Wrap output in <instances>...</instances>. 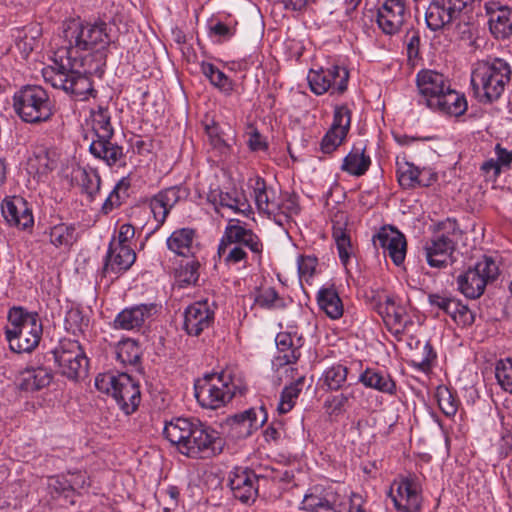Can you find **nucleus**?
Here are the masks:
<instances>
[{
	"instance_id": "17",
	"label": "nucleus",
	"mask_w": 512,
	"mask_h": 512,
	"mask_svg": "<svg viewBox=\"0 0 512 512\" xmlns=\"http://www.w3.org/2000/svg\"><path fill=\"white\" fill-rule=\"evenodd\" d=\"M305 512H347L342 504V496L332 488L321 485L310 487L300 504Z\"/></svg>"
},
{
	"instance_id": "19",
	"label": "nucleus",
	"mask_w": 512,
	"mask_h": 512,
	"mask_svg": "<svg viewBox=\"0 0 512 512\" xmlns=\"http://www.w3.org/2000/svg\"><path fill=\"white\" fill-rule=\"evenodd\" d=\"M409 18L405 0H385L377 10L376 22L384 34L395 35Z\"/></svg>"
},
{
	"instance_id": "46",
	"label": "nucleus",
	"mask_w": 512,
	"mask_h": 512,
	"mask_svg": "<svg viewBox=\"0 0 512 512\" xmlns=\"http://www.w3.org/2000/svg\"><path fill=\"white\" fill-rule=\"evenodd\" d=\"M41 36V28L39 25H29L21 30H18L15 44L24 58L34 50L38 44V39Z\"/></svg>"
},
{
	"instance_id": "7",
	"label": "nucleus",
	"mask_w": 512,
	"mask_h": 512,
	"mask_svg": "<svg viewBox=\"0 0 512 512\" xmlns=\"http://www.w3.org/2000/svg\"><path fill=\"white\" fill-rule=\"evenodd\" d=\"M13 108L19 118L29 124L49 121L55 112L48 92L38 85H26L15 92Z\"/></svg>"
},
{
	"instance_id": "27",
	"label": "nucleus",
	"mask_w": 512,
	"mask_h": 512,
	"mask_svg": "<svg viewBox=\"0 0 512 512\" xmlns=\"http://www.w3.org/2000/svg\"><path fill=\"white\" fill-rule=\"evenodd\" d=\"M1 210L3 217L11 226L25 230L34 225L32 209L29 203L20 196L5 198Z\"/></svg>"
},
{
	"instance_id": "24",
	"label": "nucleus",
	"mask_w": 512,
	"mask_h": 512,
	"mask_svg": "<svg viewBox=\"0 0 512 512\" xmlns=\"http://www.w3.org/2000/svg\"><path fill=\"white\" fill-rule=\"evenodd\" d=\"M214 319L213 303L208 300L196 301L185 309L183 327L188 335L197 337L212 326Z\"/></svg>"
},
{
	"instance_id": "10",
	"label": "nucleus",
	"mask_w": 512,
	"mask_h": 512,
	"mask_svg": "<svg viewBox=\"0 0 512 512\" xmlns=\"http://www.w3.org/2000/svg\"><path fill=\"white\" fill-rule=\"evenodd\" d=\"M481 0H431L425 13L427 27L438 31L473 12Z\"/></svg>"
},
{
	"instance_id": "61",
	"label": "nucleus",
	"mask_w": 512,
	"mask_h": 512,
	"mask_svg": "<svg viewBox=\"0 0 512 512\" xmlns=\"http://www.w3.org/2000/svg\"><path fill=\"white\" fill-rule=\"evenodd\" d=\"M318 258L314 255H300L297 259L299 278L310 283L316 273Z\"/></svg>"
},
{
	"instance_id": "4",
	"label": "nucleus",
	"mask_w": 512,
	"mask_h": 512,
	"mask_svg": "<svg viewBox=\"0 0 512 512\" xmlns=\"http://www.w3.org/2000/svg\"><path fill=\"white\" fill-rule=\"evenodd\" d=\"M245 248H248L253 254L261 256L263 242L252 229L241 225L240 220L230 219L219 241L217 255L227 266L243 263V266L246 267L248 253Z\"/></svg>"
},
{
	"instance_id": "60",
	"label": "nucleus",
	"mask_w": 512,
	"mask_h": 512,
	"mask_svg": "<svg viewBox=\"0 0 512 512\" xmlns=\"http://www.w3.org/2000/svg\"><path fill=\"white\" fill-rule=\"evenodd\" d=\"M255 202L260 212L267 214L271 218L275 204H267V196L269 189L266 186L264 179L258 178L254 188Z\"/></svg>"
},
{
	"instance_id": "36",
	"label": "nucleus",
	"mask_w": 512,
	"mask_h": 512,
	"mask_svg": "<svg viewBox=\"0 0 512 512\" xmlns=\"http://www.w3.org/2000/svg\"><path fill=\"white\" fill-rule=\"evenodd\" d=\"M467 108L468 103L465 95L452 89L450 85L447 91L443 92L429 109L445 115L459 117L467 111Z\"/></svg>"
},
{
	"instance_id": "25",
	"label": "nucleus",
	"mask_w": 512,
	"mask_h": 512,
	"mask_svg": "<svg viewBox=\"0 0 512 512\" xmlns=\"http://www.w3.org/2000/svg\"><path fill=\"white\" fill-rule=\"evenodd\" d=\"M136 260V253L131 247H119L109 243L101 269L102 277L117 278L128 271Z\"/></svg>"
},
{
	"instance_id": "48",
	"label": "nucleus",
	"mask_w": 512,
	"mask_h": 512,
	"mask_svg": "<svg viewBox=\"0 0 512 512\" xmlns=\"http://www.w3.org/2000/svg\"><path fill=\"white\" fill-rule=\"evenodd\" d=\"M201 72L209 79L210 83L225 95H231L234 90L233 81L214 64L201 63Z\"/></svg>"
},
{
	"instance_id": "50",
	"label": "nucleus",
	"mask_w": 512,
	"mask_h": 512,
	"mask_svg": "<svg viewBox=\"0 0 512 512\" xmlns=\"http://www.w3.org/2000/svg\"><path fill=\"white\" fill-rule=\"evenodd\" d=\"M435 397L439 409L446 417L452 418L456 415L460 405L456 391L445 385H440L436 388Z\"/></svg>"
},
{
	"instance_id": "5",
	"label": "nucleus",
	"mask_w": 512,
	"mask_h": 512,
	"mask_svg": "<svg viewBox=\"0 0 512 512\" xmlns=\"http://www.w3.org/2000/svg\"><path fill=\"white\" fill-rule=\"evenodd\" d=\"M8 322L5 336L13 352L30 353L39 345L43 327L38 313L13 307L9 310Z\"/></svg>"
},
{
	"instance_id": "55",
	"label": "nucleus",
	"mask_w": 512,
	"mask_h": 512,
	"mask_svg": "<svg viewBox=\"0 0 512 512\" xmlns=\"http://www.w3.org/2000/svg\"><path fill=\"white\" fill-rule=\"evenodd\" d=\"M185 264H181L176 270V279L181 287L194 285L199 279L200 262L193 255Z\"/></svg>"
},
{
	"instance_id": "63",
	"label": "nucleus",
	"mask_w": 512,
	"mask_h": 512,
	"mask_svg": "<svg viewBox=\"0 0 512 512\" xmlns=\"http://www.w3.org/2000/svg\"><path fill=\"white\" fill-rule=\"evenodd\" d=\"M49 488L57 496H63L64 498L69 499L70 503H74V500L72 499L74 494L65 474L50 477Z\"/></svg>"
},
{
	"instance_id": "41",
	"label": "nucleus",
	"mask_w": 512,
	"mask_h": 512,
	"mask_svg": "<svg viewBox=\"0 0 512 512\" xmlns=\"http://www.w3.org/2000/svg\"><path fill=\"white\" fill-rule=\"evenodd\" d=\"M298 197L288 192L282 193L274 206L271 218L279 226L284 227L293 216L300 213Z\"/></svg>"
},
{
	"instance_id": "40",
	"label": "nucleus",
	"mask_w": 512,
	"mask_h": 512,
	"mask_svg": "<svg viewBox=\"0 0 512 512\" xmlns=\"http://www.w3.org/2000/svg\"><path fill=\"white\" fill-rule=\"evenodd\" d=\"M370 166L371 158L366 154V145L363 143H357L344 157L341 170L349 175L361 177L366 174Z\"/></svg>"
},
{
	"instance_id": "1",
	"label": "nucleus",
	"mask_w": 512,
	"mask_h": 512,
	"mask_svg": "<svg viewBox=\"0 0 512 512\" xmlns=\"http://www.w3.org/2000/svg\"><path fill=\"white\" fill-rule=\"evenodd\" d=\"M62 45L54 52L55 57L95 64L104 67L108 48L112 42L108 24L104 21L82 22L72 19L64 24Z\"/></svg>"
},
{
	"instance_id": "15",
	"label": "nucleus",
	"mask_w": 512,
	"mask_h": 512,
	"mask_svg": "<svg viewBox=\"0 0 512 512\" xmlns=\"http://www.w3.org/2000/svg\"><path fill=\"white\" fill-rule=\"evenodd\" d=\"M192 435V442L185 446V456L192 459H205L219 454L223 448V441L219 433L199 421Z\"/></svg>"
},
{
	"instance_id": "32",
	"label": "nucleus",
	"mask_w": 512,
	"mask_h": 512,
	"mask_svg": "<svg viewBox=\"0 0 512 512\" xmlns=\"http://www.w3.org/2000/svg\"><path fill=\"white\" fill-rule=\"evenodd\" d=\"M197 231L190 227L174 230L166 240V246L172 253L189 258L199 249L196 243Z\"/></svg>"
},
{
	"instance_id": "59",
	"label": "nucleus",
	"mask_w": 512,
	"mask_h": 512,
	"mask_svg": "<svg viewBox=\"0 0 512 512\" xmlns=\"http://www.w3.org/2000/svg\"><path fill=\"white\" fill-rule=\"evenodd\" d=\"M66 329L73 334L84 332L89 326V318L79 308H71L65 316Z\"/></svg>"
},
{
	"instance_id": "56",
	"label": "nucleus",
	"mask_w": 512,
	"mask_h": 512,
	"mask_svg": "<svg viewBox=\"0 0 512 512\" xmlns=\"http://www.w3.org/2000/svg\"><path fill=\"white\" fill-rule=\"evenodd\" d=\"M397 179L399 185L403 189H414L417 188L419 170L417 166H415L411 162H397Z\"/></svg>"
},
{
	"instance_id": "54",
	"label": "nucleus",
	"mask_w": 512,
	"mask_h": 512,
	"mask_svg": "<svg viewBox=\"0 0 512 512\" xmlns=\"http://www.w3.org/2000/svg\"><path fill=\"white\" fill-rule=\"evenodd\" d=\"M348 368L341 364H335L327 368L321 380L328 390L337 391L341 389L347 380Z\"/></svg>"
},
{
	"instance_id": "26",
	"label": "nucleus",
	"mask_w": 512,
	"mask_h": 512,
	"mask_svg": "<svg viewBox=\"0 0 512 512\" xmlns=\"http://www.w3.org/2000/svg\"><path fill=\"white\" fill-rule=\"evenodd\" d=\"M199 421L197 418H174L165 423L163 435L182 455H185V446L192 442V435Z\"/></svg>"
},
{
	"instance_id": "21",
	"label": "nucleus",
	"mask_w": 512,
	"mask_h": 512,
	"mask_svg": "<svg viewBox=\"0 0 512 512\" xmlns=\"http://www.w3.org/2000/svg\"><path fill=\"white\" fill-rule=\"evenodd\" d=\"M189 194L187 187L176 185L159 191L150 199L149 205L157 222L156 229L165 223L172 208L180 201L186 200Z\"/></svg>"
},
{
	"instance_id": "18",
	"label": "nucleus",
	"mask_w": 512,
	"mask_h": 512,
	"mask_svg": "<svg viewBox=\"0 0 512 512\" xmlns=\"http://www.w3.org/2000/svg\"><path fill=\"white\" fill-rule=\"evenodd\" d=\"M450 85V81L442 73L429 69L420 70L416 75L418 104L430 108Z\"/></svg>"
},
{
	"instance_id": "13",
	"label": "nucleus",
	"mask_w": 512,
	"mask_h": 512,
	"mask_svg": "<svg viewBox=\"0 0 512 512\" xmlns=\"http://www.w3.org/2000/svg\"><path fill=\"white\" fill-rule=\"evenodd\" d=\"M307 81L310 90L315 95L320 96L327 92H330V95H342L348 88L349 71L340 65L310 69Z\"/></svg>"
},
{
	"instance_id": "47",
	"label": "nucleus",
	"mask_w": 512,
	"mask_h": 512,
	"mask_svg": "<svg viewBox=\"0 0 512 512\" xmlns=\"http://www.w3.org/2000/svg\"><path fill=\"white\" fill-rule=\"evenodd\" d=\"M77 177L81 181L83 192L87 195L89 201H94L101 189V177L99 172L93 168L79 167Z\"/></svg>"
},
{
	"instance_id": "42",
	"label": "nucleus",
	"mask_w": 512,
	"mask_h": 512,
	"mask_svg": "<svg viewBox=\"0 0 512 512\" xmlns=\"http://www.w3.org/2000/svg\"><path fill=\"white\" fill-rule=\"evenodd\" d=\"M52 379V373L44 367L27 368L21 372L19 388L26 392L39 391L47 387Z\"/></svg>"
},
{
	"instance_id": "52",
	"label": "nucleus",
	"mask_w": 512,
	"mask_h": 512,
	"mask_svg": "<svg viewBox=\"0 0 512 512\" xmlns=\"http://www.w3.org/2000/svg\"><path fill=\"white\" fill-rule=\"evenodd\" d=\"M437 359V353L432 344L427 341L421 352L415 353L408 361V365L417 371L429 373Z\"/></svg>"
},
{
	"instance_id": "2",
	"label": "nucleus",
	"mask_w": 512,
	"mask_h": 512,
	"mask_svg": "<svg viewBox=\"0 0 512 512\" xmlns=\"http://www.w3.org/2000/svg\"><path fill=\"white\" fill-rule=\"evenodd\" d=\"M103 68L80 59H60L54 55L53 65L44 68L42 74L45 82L52 87L65 91L76 100L84 101L97 93L90 76L102 74Z\"/></svg>"
},
{
	"instance_id": "12",
	"label": "nucleus",
	"mask_w": 512,
	"mask_h": 512,
	"mask_svg": "<svg viewBox=\"0 0 512 512\" xmlns=\"http://www.w3.org/2000/svg\"><path fill=\"white\" fill-rule=\"evenodd\" d=\"M498 274L496 262L491 257L483 256L473 267L457 277L458 289L467 298H479L484 293L486 285L494 281Z\"/></svg>"
},
{
	"instance_id": "64",
	"label": "nucleus",
	"mask_w": 512,
	"mask_h": 512,
	"mask_svg": "<svg viewBox=\"0 0 512 512\" xmlns=\"http://www.w3.org/2000/svg\"><path fill=\"white\" fill-rule=\"evenodd\" d=\"M495 376L501 386L509 385V379L512 377V358L501 359L497 362Z\"/></svg>"
},
{
	"instance_id": "3",
	"label": "nucleus",
	"mask_w": 512,
	"mask_h": 512,
	"mask_svg": "<svg viewBox=\"0 0 512 512\" xmlns=\"http://www.w3.org/2000/svg\"><path fill=\"white\" fill-rule=\"evenodd\" d=\"M511 79V65L503 58L488 57L473 64L471 86L475 98L481 104H492L497 101Z\"/></svg>"
},
{
	"instance_id": "11",
	"label": "nucleus",
	"mask_w": 512,
	"mask_h": 512,
	"mask_svg": "<svg viewBox=\"0 0 512 512\" xmlns=\"http://www.w3.org/2000/svg\"><path fill=\"white\" fill-rule=\"evenodd\" d=\"M57 371L72 381L84 378L88 373L89 360L76 340H62L52 351Z\"/></svg>"
},
{
	"instance_id": "38",
	"label": "nucleus",
	"mask_w": 512,
	"mask_h": 512,
	"mask_svg": "<svg viewBox=\"0 0 512 512\" xmlns=\"http://www.w3.org/2000/svg\"><path fill=\"white\" fill-rule=\"evenodd\" d=\"M78 224L59 222L50 225L44 232L49 238V243L55 248L70 249L79 238Z\"/></svg>"
},
{
	"instance_id": "35",
	"label": "nucleus",
	"mask_w": 512,
	"mask_h": 512,
	"mask_svg": "<svg viewBox=\"0 0 512 512\" xmlns=\"http://www.w3.org/2000/svg\"><path fill=\"white\" fill-rule=\"evenodd\" d=\"M268 420L266 408L264 406L249 408L245 411L236 413L228 418V423L235 428H240V432L250 436L258 428L262 427Z\"/></svg>"
},
{
	"instance_id": "16",
	"label": "nucleus",
	"mask_w": 512,
	"mask_h": 512,
	"mask_svg": "<svg viewBox=\"0 0 512 512\" xmlns=\"http://www.w3.org/2000/svg\"><path fill=\"white\" fill-rule=\"evenodd\" d=\"M351 120L352 111L347 104L334 107L332 125L320 142L321 152L332 154L343 144L351 127Z\"/></svg>"
},
{
	"instance_id": "62",
	"label": "nucleus",
	"mask_w": 512,
	"mask_h": 512,
	"mask_svg": "<svg viewBox=\"0 0 512 512\" xmlns=\"http://www.w3.org/2000/svg\"><path fill=\"white\" fill-rule=\"evenodd\" d=\"M428 302L432 307L441 310L449 316L455 313L454 310L457 306V299L440 293H430L428 295Z\"/></svg>"
},
{
	"instance_id": "58",
	"label": "nucleus",
	"mask_w": 512,
	"mask_h": 512,
	"mask_svg": "<svg viewBox=\"0 0 512 512\" xmlns=\"http://www.w3.org/2000/svg\"><path fill=\"white\" fill-rule=\"evenodd\" d=\"M303 384L304 377L302 376L283 389L278 405L280 414H285L294 407L295 400L299 397Z\"/></svg>"
},
{
	"instance_id": "8",
	"label": "nucleus",
	"mask_w": 512,
	"mask_h": 512,
	"mask_svg": "<svg viewBox=\"0 0 512 512\" xmlns=\"http://www.w3.org/2000/svg\"><path fill=\"white\" fill-rule=\"evenodd\" d=\"M95 387L111 395L126 415L133 414L141 402L140 385L127 373H100L95 378Z\"/></svg>"
},
{
	"instance_id": "53",
	"label": "nucleus",
	"mask_w": 512,
	"mask_h": 512,
	"mask_svg": "<svg viewBox=\"0 0 512 512\" xmlns=\"http://www.w3.org/2000/svg\"><path fill=\"white\" fill-rule=\"evenodd\" d=\"M205 132L213 149L217 150L220 156L224 158L229 157L232 152V146L223 139L219 124L214 120H211L210 123H205Z\"/></svg>"
},
{
	"instance_id": "22",
	"label": "nucleus",
	"mask_w": 512,
	"mask_h": 512,
	"mask_svg": "<svg viewBox=\"0 0 512 512\" xmlns=\"http://www.w3.org/2000/svg\"><path fill=\"white\" fill-rule=\"evenodd\" d=\"M375 310L394 335L403 334L407 325L412 323L406 308L398 303L394 296L386 295L380 299L375 305Z\"/></svg>"
},
{
	"instance_id": "20",
	"label": "nucleus",
	"mask_w": 512,
	"mask_h": 512,
	"mask_svg": "<svg viewBox=\"0 0 512 512\" xmlns=\"http://www.w3.org/2000/svg\"><path fill=\"white\" fill-rule=\"evenodd\" d=\"M373 245L376 249L381 248L385 257H389L396 266L403 264L407 242L404 234L392 226H383L373 236Z\"/></svg>"
},
{
	"instance_id": "9",
	"label": "nucleus",
	"mask_w": 512,
	"mask_h": 512,
	"mask_svg": "<svg viewBox=\"0 0 512 512\" xmlns=\"http://www.w3.org/2000/svg\"><path fill=\"white\" fill-rule=\"evenodd\" d=\"M462 231L455 219H446L438 224V233L426 241L424 252L430 267L442 269L452 264L453 253L456 249Z\"/></svg>"
},
{
	"instance_id": "44",
	"label": "nucleus",
	"mask_w": 512,
	"mask_h": 512,
	"mask_svg": "<svg viewBox=\"0 0 512 512\" xmlns=\"http://www.w3.org/2000/svg\"><path fill=\"white\" fill-rule=\"evenodd\" d=\"M131 180L129 177H122L109 193L100 208L102 215H109L113 210L121 207L129 198Z\"/></svg>"
},
{
	"instance_id": "34",
	"label": "nucleus",
	"mask_w": 512,
	"mask_h": 512,
	"mask_svg": "<svg viewBox=\"0 0 512 512\" xmlns=\"http://www.w3.org/2000/svg\"><path fill=\"white\" fill-rule=\"evenodd\" d=\"M347 220L343 214L335 215L332 220V237L334 239L341 264L347 268L354 255V246L347 228Z\"/></svg>"
},
{
	"instance_id": "31",
	"label": "nucleus",
	"mask_w": 512,
	"mask_h": 512,
	"mask_svg": "<svg viewBox=\"0 0 512 512\" xmlns=\"http://www.w3.org/2000/svg\"><path fill=\"white\" fill-rule=\"evenodd\" d=\"M157 305L154 303L139 304L123 309L114 320V326L122 330H134L142 327L146 319L157 313Z\"/></svg>"
},
{
	"instance_id": "45",
	"label": "nucleus",
	"mask_w": 512,
	"mask_h": 512,
	"mask_svg": "<svg viewBox=\"0 0 512 512\" xmlns=\"http://www.w3.org/2000/svg\"><path fill=\"white\" fill-rule=\"evenodd\" d=\"M289 303H292V299L281 297L273 287L259 288L254 294V304L262 309H284Z\"/></svg>"
},
{
	"instance_id": "29",
	"label": "nucleus",
	"mask_w": 512,
	"mask_h": 512,
	"mask_svg": "<svg viewBox=\"0 0 512 512\" xmlns=\"http://www.w3.org/2000/svg\"><path fill=\"white\" fill-rule=\"evenodd\" d=\"M256 481V474L248 468L237 467L229 475V486L233 496L242 503L256 499Z\"/></svg>"
},
{
	"instance_id": "37",
	"label": "nucleus",
	"mask_w": 512,
	"mask_h": 512,
	"mask_svg": "<svg viewBox=\"0 0 512 512\" xmlns=\"http://www.w3.org/2000/svg\"><path fill=\"white\" fill-rule=\"evenodd\" d=\"M59 156L53 147L37 146L28 158V169L39 176L47 175L57 168Z\"/></svg>"
},
{
	"instance_id": "43",
	"label": "nucleus",
	"mask_w": 512,
	"mask_h": 512,
	"mask_svg": "<svg viewBox=\"0 0 512 512\" xmlns=\"http://www.w3.org/2000/svg\"><path fill=\"white\" fill-rule=\"evenodd\" d=\"M317 302L320 309L331 319L342 317L343 302L335 288H321L318 292Z\"/></svg>"
},
{
	"instance_id": "33",
	"label": "nucleus",
	"mask_w": 512,
	"mask_h": 512,
	"mask_svg": "<svg viewBox=\"0 0 512 512\" xmlns=\"http://www.w3.org/2000/svg\"><path fill=\"white\" fill-rule=\"evenodd\" d=\"M275 342L278 351L276 357L278 365L295 364L299 360L301 356L300 349L303 346L302 336H297L296 333L280 332L277 334Z\"/></svg>"
},
{
	"instance_id": "39",
	"label": "nucleus",
	"mask_w": 512,
	"mask_h": 512,
	"mask_svg": "<svg viewBox=\"0 0 512 512\" xmlns=\"http://www.w3.org/2000/svg\"><path fill=\"white\" fill-rule=\"evenodd\" d=\"M359 382L365 387L377 390L381 393L394 396L397 393V385L392 376L385 371L375 368H366L359 376Z\"/></svg>"
},
{
	"instance_id": "49",
	"label": "nucleus",
	"mask_w": 512,
	"mask_h": 512,
	"mask_svg": "<svg viewBox=\"0 0 512 512\" xmlns=\"http://www.w3.org/2000/svg\"><path fill=\"white\" fill-rule=\"evenodd\" d=\"M92 132L94 137L114 136L115 131L111 123V114L107 107L98 106L91 111Z\"/></svg>"
},
{
	"instance_id": "28",
	"label": "nucleus",
	"mask_w": 512,
	"mask_h": 512,
	"mask_svg": "<svg viewBox=\"0 0 512 512\" xmlns=\"http://www.w3.org/2000/svg\"><path fill=\"white\" fill-rule=\"evenodd\" d=\"M114 136L96 137L92 140L89 146V152L91 155L107 166H124L125 153L123 146L116 142H113Z\"/></svg>"
},
{
	"instance_id": "30",
	"label": "nucleus",
	"mask_w": 512,
	"mask_h": 512,
	"mask_svg": "<svg viewBox=\"0 0 512 512\" xmlns=\"http://www.w3.org/2000/svg\"><path fill=\"white\" fill-rule=\"evenodd\" d=\"M485 10L489 16V29L497 39H506L512 34V8L499 2H488Z\"/></svg>"
},
{
	"instance_id": "57",
	"label": "nucleus",
	"mask_w": 512,
	"mask_h": 512,
	"mask_svg": "<svg viewBox=\"0 0 512 512\" xmlns=\"http://www.w3.org/2000/svg\"><path fill=\"white\" fill-rule=\"evenodd\" d=\"M236 26V21L223 22L212 18L208 21V34L211 38H215L217 42H225L235 35Z\"/></svg>"
},
{
	"instance_id": "14",
	"label": "nucleus",
	"mask_w": 512,
	"mask_h": 512,
	"mask_svg": "<svg viewBox=\"0 0 512 512\" xmlns=\"http://www.w3.org/2000/svg\"><path fill=\"white\" fill-rule=\"evenodd\" d=\"M389 497L397 512H421L422 489L415 476L395 479L391 484Z\"/></svg>"
},
{
	"instance_id": "23",
	"label": "nucleus",
	"mask_w": 512,
	"mask_h": 512,
	"mask_svg": "<svg viewBox=\"0 0 512 512\" xmlns=\"http://www.w3.org/2000/svg\"><path fill=\"white\" fill-rule=\"evenodd\" d=\"M207 202L212 204L215 212L219 213L220 208H227L235 214L249 217L253 209L243 191L232 188L223 191L219 188L211 189L207 193Z\"/></svg>"
},
{
	"instance_id": "51",
	"label": "nucleus",
	"mask_w": 512,
	"mask_h": 512,
	"mask_svg": "<svg viewBox=\"0 0 512 512\" xmlns=\"http://www.w3.org/2000/svg\"><path fill=\"white\" fill-rule=\"evenodd\" d=\"M116 357L124 366H136L140 362L141 348L136 341L126 339L118 343Z\"/></svg>"
},
{
	"instance_id": "6",
	"label": "nucleus",
	"mask_w": 512,
	"mask_h": 512,
	"mask_svg": "<svg viewBox=\"0 0 512 512\" xmlns=\"http://www.w3.org/2000/svg\"><path fill=\"white\" fill-rule=\"evenodd\" d=\"M245 389L238 387L229 371L207 373L194 383V395L198 404L205 409L216 410L226 406L237 393Z\"/></svg>"
}]
</instances>
